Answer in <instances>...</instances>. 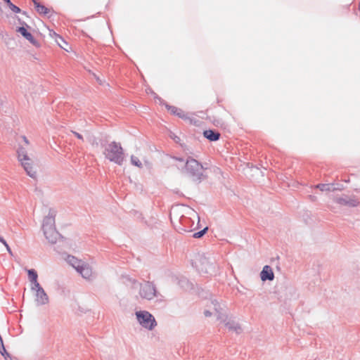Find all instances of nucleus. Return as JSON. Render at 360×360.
I'll use <instances>...</instances> for the list:
<instances>
[{"instance_id": "f257e3e1", "label": "nucleus", "mask_w": 360, "mask_h": 360, "mask_svg": "<svg viewBox=\"0 0 360 360\" xmlns=\"http://www.w3.org/2000/svg\"><path fill=\"white\" fill-rule=\"evenodd\" d=\"M204 170L202 165L195 159L191 157L186 159L184 172L193 181L201 182L205 179Z\"/></svg>"}, {"instance_id": "f03ea898", "label": "nucleus", "mask_w": 360, "mask_h": 360, "mask_svg": "<svg viewBox=\"0 0 360 360\" xmlns=\"http://www.w3.org/2000/svg\"><path fill=\"white\" fill-rule=\"evenodd\" d=\"M103 155L109 161L122 165L124 160V153L120 143L112 141L105 146Z\"/></svg>"}, {"instance_id": "7ed1b4c3", "label": "nucleus", "mask_w": 360, "mask_h": 360, "mask_svg": "<svg viewBox=\"0 0 360 360\" xmlns=\"http://www.w3.org/2000/svg\"><path fill=\"white\" fill-rule=\"evenodd\" d=\"M18 160L21 162L22 166L31 178H36V172L32 167V161L28 157L27 150L25 148L20 146L17 150Z\"/></svg>"}, {"instance_id": "20e7f679", "label": "nucleus", "mask_w": 360, "mask_h": 360, "mask_svg": "<svg viewBox=\"0 0 360 360\" xmlns=\"http://www.w3.org/2000/svg\"><path fill=\"white\" fill-rule=\"evenodd\" d=\"M136 319L139 323L145 328L150 330H153L157 325L154 316L146 311H139L136 312Z\"/></svg>"}, {"instance_id": "39448f33", "label": "nucleus", "mask_w": 360, "mask_h": 360, "mask_svg": "<svg viewBox=\"0 0 360 360\" xmlns=\"http://www.w3.org/2000/svg\"><path fill=\"white\" fill-rule=\"evenodd\" d=\"M139 295L142 298L150 300L155 297H158L159 293L153 282L145 281L143 283H139Z\"/></svg>"}, {"instance_id": "423d86ee", "label": "nucleus", "mask_w": 360, "mask_h": 360, "mask_svg": "<svg viewBox=\"0 0 360 360\" xmlns=\"http://www.w3.org/2000/svg\"><path fill=\"white\" fill-rule=\"evenodd\" d=\"M20 23L22 25L21 27H18L16 29V32L20 33V34L25 37L27 40H28L32 45L34 46L39 47V43L37 40L34 39V37L32 36V34L27 31V30L24 27L25 25L27 27H30L25 22H21L20 20H19Z\"/></svg>"}, {"instance_id": "0eeeda50", "label": "nucleus", "mask_w": 360, "mask_h": 360, "mask_svg": "<svg viewBox=\"0 0 360 360\" xmlns=\"http://www.w3.org/2000/svg\"><path fill=\"white\" fill-rule=\"evenodd\" d=\"M32 290H36L35 301L37 305H44L49 302V297L40 284L37 286H32Z\"/></svg>"}, {"instance_id": "6e6552de", "label": "nucleus", "mask_w": 360, "mask_h": 360, "mask_svg": "<svg viewBox=\"0 0 360 360\" xmlns=\"http://www.w3.org/2000/svg\"><path fill=\"white\" fill-rule=\"evenodd\" d=\"M200 266H198L199 271L205 274H212L214 272L215 265L211 262L207 257H202L200 259Z\"/></svg>"}, {"instance_id": "1a4fd4ad", "label": "nucleus", "mask_w": 360, "mask_h": 360, "mask_svg": "<svg viewBox=\"0 0 360 360\" xmlns=\"http://www.w3.org/2000/svg\"><path fill=\"white\" fill-rule=\"evenodd\" d=\"M165 106V108L170 111L171 114L176 115L179 117V118H181L184 120H188L190 123L193 122V119H191L190 117H188V114L186 113L182 109L179 108L174 105H170L167 103H163Z\"/></svg>"}, {"instance_id": "9d476101", "label": "nucleus", "mask_w": 360, "mask_h": 360, "mask_svg": "<svg viewBox=\"0 0 360 360\" xmlns=\"http://www.w3.org/2000/svg\"><path fill=\"white\" fill-rule=\"evenodd\" d=\"M335 202L340 205L348 206L349 207H357L360 203L358 198L355 196L350 197L347 195L337 198Z\"/></svg>"}, {"instance_id": "9b49d317", "label": "nucleus", "mask_w": 360, "mask_h": 360, "mask_svg": "<svg viewBox=\"0 0 360 360\" xmlns=\"http://www.w3.org/2000/svg\"><path fill=\"white\" fill-rule=\"evenodd\" d=\"M44 236L48 240V241L51 244L56 243L58 240L62 239L63 237L60 234V233L56 230V227L44 230L43 231Z\"/></svg>"}, {"instance_id": "f8f14e48", "label": "nucleus", "mask_w": 360, "mask_h": 360, "mask_svg": "<svg viewBox=\"0 0 360 360\" xmlns=\"http://www.w3.org/2000/svg\"><path fill=\"white\" fill-rule=\"evenodd\" d=\"M55 217H56V211L53 209H50L49 214L46 217H44L42 224V230H46L49 229H52L55 226Z\"/></svg>"}, {"instance_id": "ddd939ff", "label": "nucleus", "mask_w": 360, "mask_h": 360, "mask_svg": "<svg viewBox=\"0 0 360 360\" xmlns=\"http://www.w3.org/2000/svg\"><path fill=\"white\" fill-rule=\"evenodd\" d=\"M260 278L262 281H271L274 278V274L271 267L269 265H266L263 267L261 273Z\"/></svg>"}, {"instance_id": "4468645a", "label": "nucleus", "mask_w": 360, "mask_h": 360, "mask_svg": "<svg viewBox=\"0 0 360 360\" xmlns=\"http://www.w3.org/2000/svg\"><path fill=\"white\" fill-rule=\"evenodd\" d=\"M84 278L88 279L92 275V269L89 264L83 263L77 271Z\"/></svg>"}, {"instance_id": "2eb2a0df", "label": "nucleus", "mask_w": 360, "mask_h": 360, "mask_svg": "<svg viewBox=\"0 0 360 360\" xmlns=\"http://www.w3.org/2000/svg\"><path fill=\"white\" fill-rule=\"evenodd\" d=\"M204 136L210 141H218L220 138V133L214 129H208L203 131Z\"/></svg>"}, {"instance_id": "dca6fc26", "label": "nucleus", "mask_w": 360, "mask_h": 360, "mask_svg": "<svg viewBox=\"0 0 360 360\" xmlns=\"http://www.w3.org/2000/svg\"><path fill=\"white\" fill-rule=\"evenodd\" d=\"M225 326L229 330L236 332L237 334H240L242 333V328L239 323L235 322L234 321H228L225 323Z\"/></svg>"}, {"instance_id": "f3484780", "label": "nucleus", "mask_w": 360, "mask_h": 360, "mask_svg": "<svg viewBox=\"0 0 360 360\" xmlns=\"http://www.w3.org/2000/svg\"><path fill=\"white\" fill-rule=\"evenodd\" d=\"M66 261L69 264H70L73 268H75L76 271H77V269L84 263V262L78 259L77 258L72 255H68L66 258Z\"/></svg>"}, {"instance_id": "a211bd4d", "label": "nucleus", "mask_w": 360, "mask_h": 360, "mask_svg": "<svg viewBox=\"0 0 360 360\" xmlns=\"http://www.w3.org/2000/svg\"><path fill=\"white\" fill-rule=\"evenodd\" d=\"M32 1L34 5L35 10L40 15H46L49 13L50 10L48 8H46L45 6L41 4L37 0H32Z\"/></svg>"}, {"instance_id": "6ab92c4d", "label": "nucleus", "mask_w": 360, "mask_h": 360, "mask_svg": "<svg viewBox=\"0 0 360 360\" xmlns=\"http://www.w3.org/2000/svg\"><path fill=\"white\" fill-rule=\"evenodd\" d=\"M212 303L214 305V310L216 311L217 319L218 320H220L222 322L226 323V319H227V316L224 313L219 311V305L218 302H217V300L212 301Z\"/></svg>"}, {"instance_id": "aec40b11", "label": "nucleus", "mask_w": 360, "mask_h": 360, "mask_svg": "<svg viewBox=\"0 0 360 360\" xmlns=\"http://www.w3.org/2000/svg\"><path fill=\"white\" fill-rule=\"evenodd\" d=\"M27 275L30 281L32 283V286H37L39 285L37 281V272L34 269L27 270Z\"/></svg>"}, {"instance_id": "412c9836", "label": "nucleus", "mask_w": 360, "mask_h": 360, "mask_svg": "<svg viewBox=\"0 0 360 360\" xmlns=\"http://www.w3.org/2000/svg\"><path fill=\"white\" fill-rule=\"evenodd\" d=\"M333 186V184H319L316 186V188L321 191H330L334 190Z\"/></svg>"}, {"instance_id": "4be33fe9", "label": "nucleus", "mask_w": 360, "mask_h": 360, "mask_svg": "<svg viewBox=\"0 0 360 360\" xmlns=\"http://www.w3.org/2000/svg\"><path fill=\"white\" fill-rule=\"evenodd\" d=\"M4 2L7 4V6L9 7V8L14 13H21V10L19 7L14 5L11 0H4Z\"/></svg>"}, {"instance_id": "5701e85b", "label": "nucleus", "mask_w": 360, "mask_h": 360, "mask_svg": "<svg viewBox=\"0 0 360 360\" xmlns=\"http://www.w3.org/2000/svg\"><path fill=\"white\" fill-rule=\"evenodd\" d=\"M131 162L133 165H135L139 168H141L143 167L141 162L137 157L134 155L131 156Z\"/></svg>"}, {"instance_id": "b1692460", "label": "nucleus", "mask_w": 360, "mask_h": 360, "mask_svg": "<svg viewBox=\"0 0 360 360\" xmlns=\"http://www.w3.org/2000/svg\"><path fill=\"white\" fill-rule=\"evenodd\" d=\"M208 227L204 228L202 230L195 232L193 234V237L195 238H202L207 231Z\"/></svg>"}, {"instance_id": "393cba45", "label": "nucleus", "mask_w": 360, "mask_h": 360, "mask_svg": "<svg viewBox=\"0 0 360 360\" xmlns=\"http://www.w3.org/2000/svg\"><path fill=\"white\" fill-rule=\"evenodd\" d=\"M0 242L4 244V246H5L6 248V250H8V252L11 254V250L9 247V245H8V243H6V241L4 240V238L1 236H0Z\"/></svg>"}, {"instance_id": "a878e982", "label": "nucleus", "mask_w": 360, "mask_h": 360, "mask_svg": "<svg viewBox=\"0 0 360 360\" xmlns=\"http://www.w3.org/2000/svg\"><path fill=\"white\" fill-rule=\"evenodd\" d=\"M192 222V220L191 218L188 217H184L181 219V223L182 224H187Z\"/></svg>"}, {"instance_id": "bb28decb", "label": "nucleus", "mask_w": 360, "mask_h": 360, "mask_svg": "<svg viewBox=\"0 0 360 360\" xmlns=\"http://www.w3.org/2000/svg\"><path fill=\"white\" fill-rule=\"evenodd\" d=\"M71 131L77 139H80L82 141H84V138H83L82 134H80L78 132L75 131Z\"/></svg>"}, {"instance_id": "cd10ccee", "label": "nucleus", "mask_w": 360, "mask_h": 360, "mask_svg": "<svg viewBox=\"0 0 360 360\" xmlns=\"http://www.w3.org/2000/svg\"><path fill=\"white\" fill-rule=\"evenodd\" d=\"M56 36V39H58L60 42H63V44H67L66 41L63 39V38L58 34H56V33H54Z\"/></svg>"}, {"instance_id": "c85d7f7f", "label": "nucleus", "mask_w": 360, "mask_h": 360, "mask_svg": "<svg viewBox=\"0 0 360 360\" xmlns=\"http://www.w3.org/2000/svg\"><path fill=\"white\" fill-rule=\"evenodd\" d=\"M204 315L206 317H210V316H212V312L210 311H209V310H205L204 311Z\"/></svg>"}, {"instance_id": "c756f323", "label": "nucleus", "mask_w": 360, "mask_h": 360, "mask_svg": "<svg viewBox=\"0 0 360 360\" xmlns=\"http://www.w3.org/2000/svg\"><path fill=\"white\" fill-rule=\"evenodd\" d=\"M56 41L57 44L63 49H65V48L63 46V42H60L58 39H56Z\"/></svg>"}, {"instance_id": "7c9ffc66", "label": "nucleus", "mask_w": 360, "mask_h": 360, "mask_svg": "<svg viewBox=\"0 0 360 360\" xmlns=\"http://www.w3.org/2000/svg\"><path fill=\"white\" fill-rule=\"evenodd\" d=\"M129 281L133 284V285H135L136 283H139L137 282V281H136L135 279H131V278H129Z\"/></svg>"}, {"instance_id": "2f4dec72", "label": "nucleus", "mask_w": 360, "mask_h": 360, "mask_svg": "<svg viewBox=\"0 0 360 360\" xmlns=\"http://www.w3.org/2000/svg\"><path fill=\"white\" fill-rule=\"evenodd\" d=\"M173 139L174 140V141H175L176 143H179V141H180V138H179V137H178V136H175L173 138Z\"/></svg>"}, {"instance_id": "473e14b6", "label": "nucleus", "mask_w": 360, "mask_h": 360, "mask_svg": "<svg viewBox=\"0 0 360 360\" xmlns=\"http://www.w3.org/2000/svg\"><path fill=\"white\" fill-rule=\"evenodd\" d=\"M22 139H23L24 141L25 142V143H27V144L29 143V141L27 140V139L25 136H22Z\"/></svg>"}, {"instance_id": "72a5a7b5", "label": "nucleus", "mask_w": 360, "mask_h": 360, "mask_svg": "<svg viewBox=\"0 0 360 360\" xmlns=\"http://www.w3.org/2000/svg\"><path fill=\"white\" fill-rule=\"evenodd\" d=\"M175 159L176 160L179 161V162H184V160L183 158H175Z\"/></svg>"}, {"instance_id": "f704fd0d", "label": "nucleus", "mask_w": 360, "mask_h": 360, "mask_svg": "<svg viewBox=\"0 0 360 360\" xmlns=\"http://www.w3.org/2000/svg\"><path fill=\"white\" fill-rule=\"evenodd\" d=\"M290 291H293V292H295V289H294L293 288H290Z\"/></svg>"}]
</instances>
